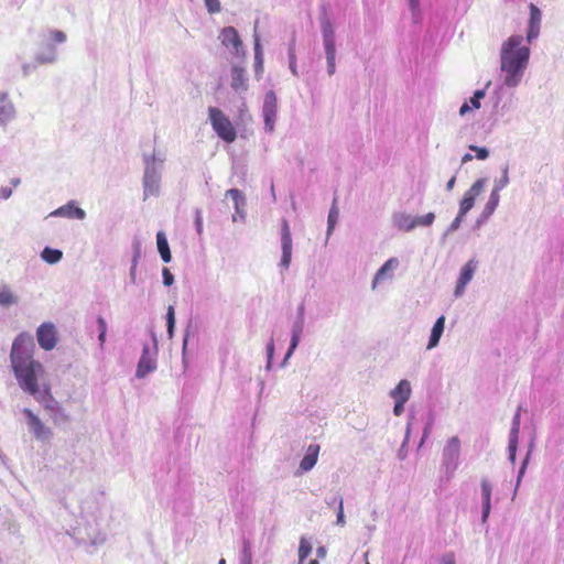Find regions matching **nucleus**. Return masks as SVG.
Returning <instances> with one entry per match:
<instances>
[{
  "label": "nucleus",
  "mask_w": 564,
  "mask_h": 564,
  "mask_svg": "<svg viewBox=\"0 0 564 564\" xmlns=\"http://www.w3.org/2000/svg\"><path fill=\"white\" fill-rule=\"evenodd\" d=\"M311 543L305 538H301L299 545V564H303L305 558L311 554Z\"/></svg>",
  "instance_id": "obj_33"
},
{
  "label": "nucleus",
  "mask_w": 564,
  "mask_h": 564,
  "mask_svg": "<svg viewBox=\"0 0 564 564\" xmlns=\"http://www.w3.org/2000/svg\"><path fill=\"white\" fill-rule=\"evenodd\" d=\"M97 323L99 326L98 340H99L100 347H102L106 341L107 323H106L105 318L101 316L98 317Z\"/></svg>",
  "instance_id": "obj_42"
},
{
  "label": "nucleus",
  "mask_w": 564,
  "mask_h": 564,
  "mask_svg": "<svg viewBox=\"0 0 564 564\" xmlns=\"http://www.w3.org/2000/svg\"><path fill=\"white\" fill-rule=\"evenodd\" d=\"M166 326H175V312L172 305L166 311Z\"/></svg>",
  "instance_id": "obj_53"
},
{
  "label": "nucleus",
  "mask_w": 564,
  "mask_h": 564,
  "mask_svg": "<svg viewBox=\"0 0 564 564\" xmlns=\"http://www.w3.org/2000/svg\"><path fill=\"white\" fill-rule=\"evenodd\" d=\"M336 524L339 525V527H344L346 524L343 498H339L337 517H336Z\"/></svg>",
  "instance_id": "obj_45"
},
{
  "label": "nucleus",
  "mask_w": 564,
  "mask_h": 564,
  "mask_svg": "<svg viewBox=\"0 0 564 564\" xmlns=\"http://www.w3.org/2000/svg\"><path fill=\"white\" fill-rule=\"evenodd\" d=\"M42 392V401L44 408L50 412H56L61 414L64 419H67V414L65 413L64 409H62L58 404V402L52 397L50 387L47 384L43 386V389H41Z\"/></svg>",
  "instance_id": "obj_21"
},
{
  "label": "nucleus",
  "mask_w": 564,
  "mask_h": 564,
  "mask_svg": "<svg viewBox=\"0 0 564 564\" xmlns=\"http://www.w3.org/2000/svg\"><path fill=\"white\" fill-rule=\"evenodd\" d=\"M304 329V308L301 306L297 312V318L292 325L291 335L302 336Z\"/></svg>",
  "instance_id": "obj_34"
},
{
  "label": "nucleus",
  "mask_w": 564,
  "mask_h": 564,
  "mask_svg": "<svg viewBox=\"0 0 564 564\" xmlns=\"http://www.w3.org/2000/svg\"><path fill=\"white\" fill-rule=\"evenodd\" d=\"M225 196L231 198L234 206L246 205V197L242 192L237 188L228 189Z\"/></svg>",
  "instance_id": "obj_36"
},
{
  "label": "nucleus",
  "mask_w": 564,
  "mask_h": 564,
  "mask_svg": "<svg viewBox=\"0 0 564 564\" xmlns=\"http://www.w3.org/2000/svg\"><path fill=\"white\" fill-rule=\"evenodd\" d=\"M300 341H301V336L291 335L290 347H289V349H288V351L285 354L284 362L293 355V352L297 348Z\"/></svg>",
  "instance_id": "obj_43"
},
{
  "label": "nucleus",
  "mask_w": 564,
  "mask_h": 564,
  "mask_svg": "<svg viewBox=\"0 0 564 564\" xmlns=\"http://www.w3.org/2000/svg\"><path fill=\"white\" fill-rule=\"evenodd\" d=\"M282 258L280 265L284 269H289L292 259V237L288 221L284 219L282 223Z\"/></svg>",
  "instance_id": "obj_17"
},
{
  "label": "nucleus",
  "mask_w": 564,
  "mask_h": 564,
  "mask_svg": "<svg viewBox=\"0 0 564 564\" xmlns=\"http://www.w3.org/2000/svg\"><path fill=\"white\" fill-rule=\"evenodd\" d=\"M321 31L323 36V44L325 50H336L335 44V30L332 21L324 17L321 20Z\"/></svg>",
  "instance_id": "obj_20"
},
{
  "label": "nucleus",
  "mask_w": 564,
  "mask_h": 564,
  "mask_svg": "<svg viewBox=\"0 0 564 564\" xmlns=\"http://www.w3.org/2000/svg\"><path fill=\"white\" fill-rule=\"evenodd\" d=\"M106 541L105 533H98L95 538H91L90 543L95 546L104 544Z\"/></svg>",
  "instance_id": "obj_57"
},
{
  "label": "nucleus",
  "mask_w": 564,
  "mask_h": 564,
  "mask_svg": "<svg viewBox=\"0 0 564 564\" xmlns=\"http://www.w3.org/2000/svg\"><path fill=\"white\" fill-rule=\"evenodd\" d=\"M207 11L212 14L218 13L221 10L219 0H204Z\"/></svg>",
  "instance_id": "obj_46"
},
{
  "label": "nucleus",
  "mask_w": 564,
  "mask_h": 564,
  "mask_svg": "<svg viewBox=\"0 0 564 564\" xmlns=\"http://www.w3.org/2000/svg\"><path fill=\"white\" fill-rule=\"evenodd\" d=\"M445 316L442 315L440 316L433 327H432V330H431V335H430V339H429V343H427V346H426V349L427 350H431V349H434L435 347L438 346L440 344V339L444 333V328H445Z\"/></svg>",
  "instance_id": "obj_24"
},
{
  "label": "nucleus",
  "mask_w": 564,
  "mask_h": 564,
  "mask_svg": "<svg viewBox=\"0 0 564 564\" xmlns=\"http://www.w3.org/2000/svg\"><path fill=\"white\" fill-rule=\"evenodd\" d=\"M398 267L399 260L397 258H390L387 260L376 272L371 282V289L375 291L383 281L393 279L394 271Z\"/></svg>",
  "instance_id": "obj_16"
},
{
  "label": "nucleus",
  "mask_w": 564,
  "mask_h": 564,
  "mask_svg": "<svg viewBox=\"0 0 564 564\" xmlns=\"http://www.w3.org/2000/svg\"><path fill=\"white\" fill-rule=\"evenodd\" d=\"M34 338L30 333H20L13 340L10 362L20 388L42 401L40 379L44 376V366L34 359Z\"/></svg>",
  "instance_id": "obj_1"
},
{
  "label": "nucleus",
  "mask_w": 564,
  "mask_h": 564,
  "mask_svg": "<svg viewBox=\"0 0 564 564\" xmlns=\"http://www.w3.org/2000/svg\"><path fill=\"white\" fill-rule=\"evenodd\" d=\"M473 107L468 102H464L459 108V115L464 117L466 113H468Z\"/></svg>",
  "instance_id": "obj_62"
},
{
  "label": "nucleus",
  "mask_w": 564,
  "mask_h": 564,
  "mask_svg": "<svg viewBox=\"0 0 564 564\" xmlns=\"http://www.w3.org/2000/svg\"><path fill=\"white\" fill-rule=\"evenodd\" d=\"M319 453V446L318 445H310L307 447L306 454L302 458L300 463V469L304 473L310 471L316 464L317 457Z\"/></svg>",
  "instance_id": "obj_25"
},
{
  "label": "nucleus",
  "mask_w": 564,
  "mask_h": 564,
  "mask_svg": "<svg viewBox=\"0 0 564 564\" xmlns=\"http://www.w3.org/2000/svg\"><path fill=\"white\" fill-rule=\"evenodd\" d=\"M409 8L414 22H417L421 14L420 0H409Z\"/></svg>",
  "instance_id": "obj_44"
},
{
  "label": "nucleus",
  "mask_w": 564,
  "mask_h": 564,
  "mask_svg": "<svg viewBox=\"0 0 564 564\" xmlns=\"http://www.w3.org/2000/svg\"><path fill=\"white\" fill-rule=\"evenodd\" d=\"M525 470H527V469H523V468H520V469H519V473H518L517 482H516V487H514V492H513V497H512V499H514V497H516V495H517L518 488H519V486H520V484H521V480H522V478H523V476H524V474H525Z\"/></svg>",
  "instance_id": "obj_58"
},
{
  "label": "nucleus",
  "mask_w": 564,
  "mask_h": 564,
  "mask_svg": "<svg viewBox=\"0 0 564 564\" xmlns=\"http://www.w3.org/2000/svg\"><path fill=\"white\" fill-rule=\"evenodd\" d=\"M156 243H158V250L161 254L162 260L165 263L171 262L172 256L169 247L167 239L165 237V234L163 231H159L156 235Z\"/></svg>",
  "instance_id": "obj_27"
},
{
  "label": "nucleus",
  "mask_w": 564,
  "mask_h": 564,
  "mask_svg": "<svg viewBox=\"0 0 564 564\" xmlns=\"http://www.w3.org/2000/svg\"><path fill=\"white\" fill-rule=\"evenodd\" d=\"M406 445H408V443L403 441V443H402V445H401V447H400V449L398 452V457L401 460L405 459V457H406V454H408Z\"/></svg>",
  "instance_id": "obj_61"
},
{
  "label": "nucleus",
  "mask_w": 564,
  "mask_h": 564,
  "mask_svg": "<svg viewBox=\"0 0 564 564\" xmlns=\"http://www.w3.org/2000/svg\"><path fill=\"white\" fill-rule=\"evenodd\" d=\"M460 441L457 436L447 440L442 452V466L448 479H451L459 465Z\"/></svg>",
  "instance_id": "obj_4"
},
{
  "label": "nucleus",
  "mask_w": 564,
  "mask_h": 564,
  "mask_svg": "<svg viewBox=\"0 0 564 564\" xmlns=\"http://www.w3.org/2000/svg\"><path fill=\"white\" fill-rule=\"evenodd\" d=\"M209 120L212 126L219 138L225 140L226 142H234L237 133L236 130L230 122V120L225 116V113L215 107H210L209 110Z\"/></svg>",
  "instance_id": "obj_5"
},
{
  "label": "nucleus",
  "mask_w": 564,
  "mask_h": 564,
  "mask_svg": "<svg viewBox=\"0 0 564 564\" xmlns=\"http://www.w3.org/2000/svg\"><path fill=\"white\" fill-rule=\"evenodd\" d=\"M67 35L59 30H48L42 34V48L36 54L35 61L40 64H53L57 61V51L55 44L66 42Z\"/></svg>",
  "instance_id": "obj_3"
},
{
  "label": "nucleus",
  "mask_w": 564,
  "mask_h": 564,
  "mask_svg": "<svg viewBox=\"0 0 564 564\" xmlns=\"http://www.w3.org/2000/svg\"><path fill=\"white\" fill-rule=\"evenodd\" d=\"M529 9L530 18L528 22L525 41L528 44H531L534 40L538 39L540 34L542 13L541 10L533 3H530Z\"/></svg>",
  "instance_id": "obj_15"
},
{
  "label": "nucleus",
  "mask_w": 564,
  "mask_h": 564,
  "mask_svg": "<svg viewBox=\"0 0 564 564\" xmlns=\"http://www.w3.org/2000/svg\"><path fill=\"white\" fill-rule=\"evenodd\" d=\"M473 96L475 97V99L481 101V99H484L486 96V89H478L474 93Z\"/></svg>",
  "instance_id": "obj_64"
},
{
  "label": "nucleus",
  "mask_w": 564,
  "mask_h": 564,
  "mask_svg": "<svg viewBox=\"0 0 564 564\" xmlns=\"http://www.w3.org/2000/svg\"><path fill=\"white\" fill-rule=\"evenodd\" d=\"M530 56V46L524 44V37L520 34H512L501 43L499 66L505 87L514 89L521 85L529 67Z\"/></svg>",
  "instance_id": "obj_2"
},
{
  "label": "nucleus",
  "mask_w": 564,
  "mask_h": 564,
  "mask_svg": "<svg viewBox=\"0 0 564 564\" xmlns=\"http://www.w3.org/2000/svg\"><path fill=\"white\" fill-rule=\"evenodd\" d=\"M469 149L471 151L476 152V158L478 160H486L489 156V151L486 148H480V147H477V145H469Z\"/></svg>",
  "instance_id": "obj_48"
},
{
  "label": "nucleus",
  "mask_w": 564,
  "mask_h": 564,
  "mask_svg": "<svg viewBox=\"0 0 564 564\" xmlns=\"http://www.w3.org/2000/svg\"><path fill=\"white\" fill-rule=\"evenodd\" d=\"M17 117V109L7 91H0V128L6 129Z\"/></svg>",
  "instance_id": "obj_14"
},
{
  "label": "nucleus",
  "mask_w": 564,
  "mask_h": 564,
  "mask_svg": "<svg viewBox=\"0 0 564 564\" xmlns=\"http://www.w3.org/2000/svg\"><path fill=\"white\" fill-rule=\"evenodd\" d=\"M443 564H455V557L454 554L448 553L443 556L442 558Z\"/></svg>",
  "instance_id": "obj_63"
},
{
  "label": "nucleus",
  "mask_w": 564,
  "mask_h": 564,
  "mask_svg": "<svg viewBox=\"0 0 564 564\" xmlns=\"http://www.w3.org/2000/svg\"><path fill=\"white\" fill-rule=\"evenodd\" d=\"M338 217H339V210L336 205V199H334L333 206L329 209L328 218H327V237H329L333 234V231L336 227V224L338 221Z\"/></svg>",
  "instance_id": "obj_30"
},
{
  "label": "nucleus",
  "mask_w": 564,
  "mask_h": 564,
  "mask_svg": "<svg viewBox=\"0 0 564 564\" xmlns=\"http://www.w3.org/2000/svg\"><path fill=\"white\" fill-rule=\"evenodd\" d=\"M241 564H252L251 542L248 539L242 541Z\"/></svg>",
  "instance_id": "obj_35"
},
{
  "label": "nucleus",
  "mask_w": 564,
  "mask_h": 564,
  "mask_svg": "<svg viewBox=\"0 0 564 564\" xmlns=\"http://www.w3.org/2000/svg\"><path fill=\"white\" fill-rule=\"evenodd\" d=\"M406 402L394 401L393 414L400 416L404 412V404Z\"/></svg>",
  "instance_id": "obj_56"
},
{
  "label": "nucleus",
  "mask_w": 564,
  "mask_h": 564,
  "mask_svg": "<svg viewBox=\"0 0 564 564\" xmlns=\"http://www.w3.org/2000/svg\"><path fill=\"white\" fill-rule=\"evenodd\" d=\"M482 502H491V484L488 479L484 478L480 482Z\"/></svg>",
  "instance_id": "obj_39"
},
{
  "label": "nucleus",
  "mask_w": 564,
  "mask_h": 564,
  "mask_svg": "<svg viewBox=\"0 0 564 564\" xmlns=\"http://www.w3.org/2000/svg\"><path fill=\"white\" fill-rule=\"evenodd\" d=\"M163 284L165 286H171L174 283V275L167 268H163L162 270Z\"/></svg>",
  "instance_id": "obj_50"
},
{
  "label": "nucleus",
  "mask_w": 564,
  "mask_h": 564,
  "mask_svg": "<svg viewBox=\"0 0 564 564\" xmlns=\"http://www.w3.org/2000/svg\"><path fill=\"white\" fill-rule=\"evenodd\" d=\"M392 223L401 231L410 232L414 230L413 216L405 212H398L392 215Z\"/></svg>",
  "instance_id": "obj_22"
},
{
  "label": "nucleus",
  "mask_w": 564,
  "mask_h": 564,
  "mask_svg": "<svg viewBox=\"0 0 564 564\" xmlns=\"http://www.w3.org/2000/svg\"><path fill=\"white\" fill-rule=\"evenodd\" d=\"M509 184V166L506 164L501 170V177L494 181V186L491 192H496V194L500 195V191H502Z\"/></svg>",
  "instance_id": "obj_29"
},
{
  "label": "nucleus",
  "mask_w": 564,
  "mask_h": 564,
  "mask_svg": "<svg viewBox=\"0 0 564 564\" xmlns=\"http://www.w3.org/2000/svg\"><path fill=\"white\" fill-rule=\"evenodd\" d=\"M36 338L41 348L52 350L57 343L55 326L52 323H43L36 329Z\"/></svg>",
  "instance_id": "obj_13"
},
{
  "label": "nucleus",
  "mask_w": 564,
  "mask_h": 564,
  "mask_svg": "<svg viewBox=\"0 0 564 564\" xmlns=\"http://www.w3.org/2000/svg\"><path fill=\"white\" fill-rule=\"evenodd\" d=\"M230 86L238 94H242L248 90V77L243 67L232 65Z\"/></svg>",
  "instance_id": "obj_19"
},
{
  "label": "nucleus",
  "mask_w": 564,
  "mask_h": 564,
  "mask_svg": "<svg viewBox=\"0 0 564 564\" xmlns=\"http://www.w3.org/2000/svg\"><path fill=\"white\" fill-rule=\"evenodd\" d=\"M19 295L15 294L8 284H3L0 286V306L10 307L19 304Z\"/></svg>",
  "instance_id": "obj_26"
},
{
  "label": "nucleus",
  "mask_w": 564,
  "mask_h": 564,
  "mask_svg": "<svg viewBox=\"0 0 564 564\" xmlns=\"http://www.w3.org/2000/svg\"><path fill=\"white\" fill-rule=\"evenodd\" d=\"M267 352H268V365H267V368L270 369L271 368L272 358H273V352H274V343H273V340H271L268 344Z\"/></svg>",
  "instance_id": "obj_55"
},
{
  "label": "nucleus",
  "mask_w": 564,
  "mask_h": 564,
  "mask_svg": "<svg viewBox=\"0 0 564 564\" xmlns=\"http://www.w3.org/2000/svg\"><path fill=\"white\" fill-rule=\"evenodd\" d=\"M221 44L237 57H245L246 52L238 31L232 26L224 28L218 36Z\"/></svg>",
  "instance_id": "obj_10"
},
{
  "label": "nucleus",
  "mask_w": 564,
  "mask_h": 564,
  "mask_svg": "<svg viewBox=\"0 0 564 564\" xmlns=\"http://www.w3.org/2000/svg\"><path fill=\"white\" fill-rule=\"evenodd\" d=\"M246 205L235 206V214L232 215V221L241 220L243 221L246 219Z\"/></svg>",
  "instance_id": "obj_49"
},
{
  "label": "nucleus",
  "mask_w": 564,
  "mask_h": 564,
  "mask_svg": "<svg viewBox=\"0 0 564 564\" xmlns=\"http://www.w3.org/2000/svg\"><path fill=\"white\" fill-rule=\"evenodd\" d=\"M51 216L83 220L86 217V212L78 207L75 202H68L55 209Z\"/></svg>",
  "instance_id": "obj_18"
},
{
  "label": "nucleus",
  "mask_w": 564,
  "mask_h": 564,
  "mask_svg": "<svg viewBox=\"0 0 564 564\" xmlns=\"http://www.w3.org/2000/svg\"><path fill=\"white\" fill-rule=\"evenodd\" d=\"M499 200H500V195L496 194V192H490L489 198H488L484 209L494 214L496 208L499 205Z\"/></svg>",
  "instance_id": "obj_40"
},
{
  "label": "nucleus",
  "mask_w": 564,
  "mask_h": 564,
  "mask_svg": "<svg viewBox=\"0 0 564 564\" xmlns=\"http://www.w3.org/2000/svg\"><path fill=\"white\" fill-rule=\"evenodd\" d=\"M254 61H256V70H260L262 68L263 58H262V47L260 44L259 35H254Z\"/></svg>",
  "instance_id": "obj_37"
},
{
  "label": "nucleus",
  "mask_w": 564,
  "mask_h": 564,
  "mask_svg": "<svg viewBox=\"0 0 564 564\" xmlns=\"http://www.w3.org/2000/svg\"><path fill=\"white\" fill-rule=\"evenodd\" d=\"M153 346H143L142 355L139 359L135 377L139 379L145 378L149 373L156 369V355H158V339L155 334H152Z\"/></svg>",
  "instance_id": "obj_8"
},
{
  "label": "nucleus",
  "mask_w": 564,
  "mask_h": 564,
  "mask_svg": "<svg viewBox=\"0 0 564 564\" xmlns=\"http://www.w3.org/2000/svg\"><path fill=\"white\" fill-rule=\"evenodd\" d=\"M520 431V409L516 412L512 419V426L509 435V441L518 442Z\"/></svg>",
  "instance_id": "obj_38"
},
{
  "label": "nucleus",
  "mask_w": 564,
  "mask_h": 564,
  "mask_svg": "<svg viewBox=\"0 0 564 564\" xmlns=\"http://www.w3.org/2000/svg\"><path fill=\"white\" fill-rule=\"evenodd\" d=\"M479 262L475 258L469 259L459 270L458 278L455 283L453 295L455 299L464 296L467 285L473 280Z\"/></svg>",
  "instance_id": "obj_9"
},
{
  "label": "nucleus",
  "mask_w": 564,
  "mask_h": 564,
  "mask_svg": "<svg viewBox=\"0 0 564 564\" xmlns=\"http://www.w3.org/2000/svg\"><path fill=\"white\" fill-rule=\"evenodd\" d=\"M195 228L198 235L203 234V217L199 209H197L195 213Z\"/></svg>",
  "instance_id": "obj_52"
},
{
  "label": "nucleus",
  "mask_w": 564,
  "mask_h": 564,
  "mask_svg": "<svg viewBox=\"0 0 564 564\" xmlns=\"http://www.w3.org/2000/svg\"><path fill=\"white\" fill-rule=\"evenodd\" d=\"M491 510V502H482L481 522L485 523Z\"/></svg>",
  "instance_id": "obj_54"
},
{
  "label": "nucleus",
  "mask_w": 564,
  "mask_h": 564,
  "mask_svg": "<svg viewBox=\"0 0 564 564\" xmlns=\"http://www.w3.org/2000/svg\"><path fill=\"white\" fill-rule=\"evenodd\" d=\"M411 392L412 388L410 381L402 379L389 394L394 401L408 402L411 397Z\"/></svg>",
  "instance_id": "obj_23"
},
{
  "label": "nucleus",
  "mask_w": 564,
  "mask_h": 564,
  "mask_svg": "<svg viewBox=\"0 0 564 564\" xmlns=\"http://www.w3.org/2000/svg\"><path fill=\"white\" fill-rule=\"evenodd\" d=\"M22 413L25 416L26 425L33 437L42 443H48L53 438V430L47 426L42 419L31 409L24 408Z\"/></svg>",
  "instance_id": "obj_6"
},
{
  "label": "nucleus",
  "mask_w": 564,
  "mask_h": 564,
  "mask_svg": "<svg viewBox=\"0 0 564 564\" xmlns=\"http://www.w3.org/2000/svg\"><path fill=\"white\" fill-rule=\"evenodd\" d=\"M143 160L145 166H148L149 163H152L156 166H160V169L162 170L163 163L165 161V155L160 151H154L151 155L144 154Z\"/></svg>",
  "instance_id": "obj_31"
},
{
  "label": "nucleus",
  "mask_w": 564,
  "mask_h": 564,
  "mask_svg": "<svg viewBox=\"0 0 564 564\" xmlns=\"http://www.w3.org/2000/svg\"><path fill=\"white\" fill-rule=\"evenodd\" d=\"M435 220L434 213H427L422 216H413L414 229L416 227H430Z\"/></svg>",
  "instance_id": "obj_32"
},
{
  "label": "nucleus",
  "mask_w": 564,
  "mask_h": 564,
  "mask_svg": "<svg viewBox=\"0 0 564 564\" xmlns=\"http://www.w3.org/2000/svg\"><path fill=\"white\" fill-rule=\"evenodd\" d=\"M463 218H464V216H460V214H458L456 216V218L452 221V224L448 226V228L446 229L444 235L448 236V235L453 234L454 231H456L460 227Z\"/></svg>",
  "instance_id": "obj_47"
},
{
  "label": "nucleus",
  "mask_w": 564,
  "mask_h": 564,
  "mask_svg": "<svg viewBox=\"0 0 564 564\" xmlns=\"http://www.w3.org/2000/svg\"><path fill=\"white\" fill-rule=\"evenodd\" d=\"M278 111V100L274 91L270 90L265 94L262 115L264 119V129L267 132L272 133L274 131V124Z\"/></svg>",
  "instance_id": "obj_11"
},
{
  "label": "nucleus",
  "mask_w": 564,
  "mask_h": 564,
  "mask_svg": "<svg viewBox=\"0 0 564 564\" xmlns=\"http://www.w3.org/2000/svg\"><path fill=\"white\" fill-rule=\"evenodd\" d=\"M327 61V73L333 75L336 69V50H325Z\"/></svg>",
  "instance_id": "obj_41"
},
{
  "label": "nucleus",
  "mask_w": 564,
  "mask_h": 564,
  "mask_svg": "<svg viewBox=\"0 0 564 564\" xmlns=\"http://www.w3.org/2000/svg\"><path fill=\"white\" fill-rule=\"evenodd\" d=\"M63 258V252L58 249H53L50 247H45L41 251V259L48 264H56Z\"/></svg>",
  "instance_id": "obj_28"
},
{
  "label": "nucleus",
  "mask_w": 564,
  "mask_h": 564,
  "mask_svg": "<svg viewBox=\"0 0 564 564\" xmlns=\"http://www.w3.org/2000/svg\"><path fill=\"white\" fill-rule=\"evenodd\" d=\"M188 337H189V330L187 329L185 332L184 339H183V346H182V356H183L184 362H185V355H186V349H187V344H188Z\"/></svg>",
  "instance_id": "obj_59"
},
{
  "label": "nucleus",
  "mask_w": 564,
  "mask_h": 564,
  "mask_svg": "<svg viewBox=\"0 0 564 564\" xmlns=\"http://www.w3.org/2000/svg\"><path fill=\"white\" fill-rule=\"evenodd\" d=\"M161 177L162 172L160 166L149 163L144 167V174L142 178L143 186V200L150 197H158L161 192Z\"/></svg>",
  "instance_id": "obj_7"
},
{
  "label": "nucleus",
  "mask_w": 564,
  "mask_h": 564,
  "mask_svg": "<svg viewBox=\"0 0 564 564\" xmlns=\"http://www.w3.org/2000/svg\"><path fill=\"white\" fill-rule=\"evenodd\" d=\"M486 183V178H478L473 183L469 189L465 192L459 203L458 214H460V216H465L474 207L475 199L484 191Z\"/></svg>",
  "instance_id": "obj_12"
},
{
  "label": "nucleus",
  "mask_w": 564,
  "mask_h": 564,
  "mask_svg": "<svg viewBox=\"0 0 564 564\" xmlns=\"http://www.w3.org/2000/svg\"><path fill=\"white\" fill-rule=\"evenodd\" d=\"M518 442L509 441L508 451H509V460L511 464L516 462Z\"/></svg>",
  "instance_id": "obj_51"
},
{
  "label": "nucleus",
  "mask_w": 564,
  "mask_h": 564,
  "mask_svg": "<svg viewBox=\"0 0 564 564\" xmlns=\"http://www.w3.org/2000/svg\"><path fill=\"white\" fill-rule=\"evenodd\" d=\"M11 195H12V189L10 187H7V186L0 187V196H1V198L8 199V198L11 197Z\"/></svg>",
  "instance_id": "obj_60"
}]
</instances>
